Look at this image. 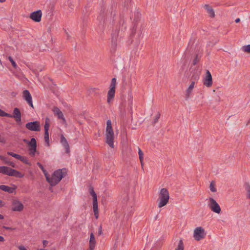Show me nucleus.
<instances>
[{"label":"nucleus","instance_id":"obj_1","mask_svg":"<svg viewBox=\"0 0 250 250\" xmlns=\"http://www.w3.org/2000/svg\"><path fill=\"white\" fill-rule=\"evenodd\" d=\"M65 169H59L55 170L51 177H50L48 174L45 178L46 181L51 186H54L61 181L62 178L65 176Z\"/></svg>","mask_w":250,"mask_h":250},{"label":"nucleus","instance_id":"obj_2","mask_svg":"<svg viewBox=\"0 0 250 250\" xmlns=\"http://www.w3.org/2000/svg\"><path fill=\"white\" fill-rule=\"evenodd\" d=\"M114 134L112 127L111 121L110 120L107 121L106 133H105V142L111 148H114Z\"/></svg>","mask_w":250,"mask_h":250},{"label":"nucleus","instance_id":"obj_3","mask_svg":"<svg viewBox=\"0 0 250 250\" xmlns=\"http://www.w3.org/2000/svg\"><path fill=\"white\" fill-rule=\"evenodd\" d=\"M169 199V192L166 188H162L159 192L158 199V206L161 208L166 206L168 202Z\"/></svg>","mask_w":250,"mask_h":250},{"label":"nucleus","instance_id":"obj_4","mask_svg":"<svg viewBox=\"0 0 250 250\" xmlns=\"http://www.w3.org/2000/svg\"><path fill=\"white\" fill-rule=\"evenodd\" d=\"M0 173L11 176H15L17 178H22L23 174L20 172L5 166L0 167Z\"/></svg>","mask_w":250,"mask_h":250},{"label":"nucleus","instance_id":"obj_5","mask_svg":"<svg viewBox=\"0 0 250 250\" xmlns=\"http://www.w3.org/2000/svg\"><path fill=\"white\" fill-rule=\"evenodd\" d=\"M23 141L29 146V154L32 157L35 156L37 152V142L36 139L32 138L30 141L24 139Z\"/></svg>","mask_w":250,"mask_h":250},{"label":"nucleus","instance_id":"obj_6","mask_svg":"<svg viewBox=\"0 0 250 250\" xmlns=\"http://www.w3.org/2000/svg\"><path fill=\"white\" fill-rule=\"evenodd\" d=\"M208 207L216 213L219 214L221 212V209L219 205L213 198L210 197L208 199Z\"/></svg>","mask_w":250,"mask_h":250},{"label":"nucleus","instance_id":"obj_7","mask_svg":"<svg viewBox=\"0 0 250 250\" xmlns=\"http://www.w3.org/2000/svg\"><path fill=\"white\" fill-rule=\"evenodd\" d=\"M89 193L93 197V208L94 212V215L96 218H98V208L97 196L92 187L89 189Z\"/></svg>","mask_w":250,"mask_h":250},{"label":"nucleus","instance_id":"obj_8","mask_svg":"<svg viewBox=\"0 0 250 250\" xmlns=\"http://www.w3.org/2000/svg\"><path fill=\"white\" fill-rule=\"evenodd\" d=\"M206 235L205 229L201 227H198L195 228L193 232V237L196 241H200Z\"/></svg>","mask_w":250,"mask_h":250},{"label":"nucleus","instance_id":"obj_9","mask_svg":"<svg viewBox=\"0 0 250 250\" xmlns=\"http://www.w3.org/2000/svg\"><path fill=\"white\" fill-rule=\"evenodd\" d=\"M25 127L31 131H38L40 130V125L38 121L27 123L25 125Z\"/></svg>","mask_w":250,"mask_h":250},{"label":"nucleus","instance_id":"obj_10","mask_svg":"<svg viewBox=\"0 0 250 250\" xmlns=\"http://www.w3.org/2000/svg\"><path fill=\"white\" fill-rule=\"evenodd\" d=\"M23 209V205L21 202L18 200H13L12 202V210L14 211H21Z\"/></svg>","mask_w":250,"mask_h":250},{"label":"nucleus","instance_id":"obj_11","mask_svg":"<svg viewBox=\"0 0 250 250\" xmlns=\"http://www.w3.org/2000/svg\"><path fill=\"white\" fill-rule=\"evenodd\" d=\"M42 12L39 10L32 12L30 15V18L35 22H40L41 21Z\"/></svg>","mask_w":250,"mask_h":250},{"label":"nucleus","instance_id":"obj_12","mask_svg":"<svg viewBox=\"0 0 250 250\" xmlns=\"http://www.w3.org/2000/svg\"><path fill=\"white\" fill-rule=\"evenodd\" d=\"M23 98L27 102V104L33 108L32 98L29 91L28 90H24L23 91Z\"/></svg>","mask_w":250,"mask_h":250},{"label":"nucleus","instance_id":"obj_13","mask_svg":"<svg viewBox=\"0 0 250 250\" xmlns=\"http://www.w3.org/2000/svg\"><path fill=\"white\" fill-rule=\"evenodd\" d=\"M204 84L208 87H210L212 84V76L208 70L207 71L206 77L204 79Z\"/></svg>","mask_w":250,"mask_h":250},{"label":"nucleus","instance_id":"obj_14","mask_svg":"<svg viewBox=\"0 0 250 250\" xmlns=\"http://www.w3.org/2000/svg\"><path fill=\"white\" fill-rule=\"evenodd\" d=\"M13 115H11V116H8L9 118H13L15 119L17 122H20L21 121V113L19 108L16 107L13 110Z\"/></svg>","mask_w":250,"mask_h":250},{"label":"nucleus","instance_id":"obj_15","mask_svg":"<svg viewBox=\"0 0 250 250\" xmlns=\"http://www.w3.org/2000/svg\"><path fill=\"white\" fill-rule=\"evenodd\" d=\"M52 111L55 115L57 116L59 119H62L64 122H65V119L64 118L63 114L59 108L54 107L52 109Z\"/></svg>","mask_w":250,"mask_h":250},{"label":"nucleus","instance_id":"obj_16","mask_svg":"<svg viewBox=\"0 0 250 250\" xmlns=\"http://www.w3.org/2000/svg\"><path fill=\"white\" fill-rule=\"evenodd\" d=\"M194 85H195V82H192L191 83H190V84L189 85V86H188V87L186 90V96H185V98L186 100L188 99L189 98L190 95L191 93V92L193 90V89L194 87Z\"/></svg>","mask_w":250,"mask_h":250},{"label":"nucleus","instance_id":"obj_17","mask_svg":"<svg viewBox=\"0 0 250 250\" xmlns=\"http://www.w3.org/2000/svg\"><path fill=\"white\" fill-rule=\"evenodd\" d=\"M61 143L66 149V153L69 152V146L68 143L63 135L61 136Z\"/></svg>","mask_w":250,"mask_h":250},{"label":"nucleus","instance_id":"obj_18","mask_svg":"<svg viewBox=\"0 0 250 250\" xmlns=\"http://www.w3.org/2000/svg\"><path fill=\"white\" fill-rule=\"evenodd\" d=\"M0 189L4 191L7 192L9 193H12L15 189V188L10 187L6 185H0Z\"/></svg>","mask_w":250,"mask_h":250},{"label":"nucleus","instance_id":"obj_19","mask_svg":"<svg viewBox=\"0 0 250 250\" xmlns=\"http://www.w3.org/2000/svg\"><path fill=\"white\" fill-rule=\"evenodd\" d=\"M115 90L109 89L107 93V101L108 103L110 102V101L112 100L115 96Z\"/></svg>","mask_w":250,"mask_h":250},{"label":"nucleus","instance_id":"obj_20","mask_svg":"<svg viewBox=\"0 0 250 250\" xmlns=\"http://www.w3.org/2000/svg\"><path fill=\"white\" fill-rule=\"evenodd\" d=\"M18 160H20L21 161L23 162V163L27 164L29 166H31V164L28 158L27 157L25 156H22L20 155Z\"/></svg>","mask_w":250,"mask_h":250},{"label":"nucleus","instance_id":"obj_21","mask_svg":"<svg viewBox=\"0 0 250 250\" xmlns=\"http://www.w3.org/2000/svg\"><path fill=\"white\" fill-rule=\"evenodd\" d=\"M205 6L210 17H214L215 14L213 10L208 5H206Z\"/></svg>","mask_w":250,"mask_h":250},{"label":"nucleus","instance_id":"obj_22","mask_svg":"<svg viewBox=\"0 0 250 250\" xmlns=\"http://www.w3.org/2000/svg\"><path fill=\"white\" fill-rule=\"evenodd\" d=\"M49 122L50 120L48 118L45 119V122L44 124V132H48L49 128Z\"/></svg>","mask_w":250,"mask_h":250},{"label":"nucleus","instance_id":"obj_23","mask_svg":"<svg viewBox=\"0 0 250 250\" xmlns=\"http://www.w3.org/2000/svg\"><path fill=\"white\" fill-rule=\"evenodd\" d=\"M184 244L183 241L180 240L177 246L175 248V250H184Z\"/></svg>","mask_w":250,"mask_h":250},{"label":"nucleus","instance_id":"obj_24","mask_svg":"<svg viewBox=\"0 0 250 250\" xmlns=\"http://www.w3.org/2000/svg\"><path fill=\"white\" fill-rule=\"evenodd\" d=\"M116 41H117V36H116V35L114 34H112V40H111L112 46V47H113L114 48L117 45Z\"/></svg>","mask_w":250,"mask_h":250},{"label":"nucleus","instance_id":"obj_25","mask_svg":"<svg viewBox=\"0 0 250 250\" xmlns=\"http://www.w3.org/2000/svg\"><path fill=\"white\" fill-rule=\"evenodd\" d=\"M245 188L247 193V197L250 199V185L248 183H246L245 184Z\"/></svg>","mask_w":250,"mask_h":250},{"label":"nucleus","instance_id":"obj_26","mask_svg":"<svg viewBox=\"0 0 250 250\" xmlns=\"http://www.w3.org/2000/svg\"><path fill=\"white\" fill-rule=\"evenodd\" d=\"M37 165L41 169V170L43 172V174H44L45 177H46V176L48 174V173H47V171L44 169V168L43 167V166L40 163H39V162H38L37 163Z\"/></svg>","mask_w":250,"mask_h":250},{"label":"nucleus","instance_id":"obj_27","mask_svg":"<svg viewBox=\"0 0 250 250\" xmlns=\"http://www.w3.org/2000/svg\"><path fill=\"white\" fill-rule=\"evenodd\" d=\"M116 83V79L114 78L112 79L111 83L110 85V89L115 90V85Z\"/></svg>","mask_w":250,"mask_h":250},{"label":"nucleus","instance_id":"obj_28","mask_svg":"<svg viewBox=\"0 0 250 250\" xmlns=\"http://www.w3.org/2000/svg\"><path fill=\"white\" fill-rule=\"evenodd\" d=\"M44 141L47 144V146H49V133L48 132H44Z\"/></svg>","mask_w":250,"mask_h":250},{"label":"nucleus","instance_id":"obj_29","mask_svg":"<svg viewBox=\"0 0 250 250\" xmlns=\"http://www.w3.org/2000/svg\"><path fill=\"white\" fill-rule=\"evenodd\" d=\"M209 189L211 191L213 192H215L216 191V188H215V185L214 182H211L209 185Z\"/></svg>","mask_w":250,"mask_h":250},{"label":"nucleus","instance_id":"obj_30","mask_svg":"<svg viewBox=\"0 0 250 250\" xmlns=\"http://www.w3.org/2000/svg\"><path fill=\"white\" fill-rule=\"evenodd\" d=\"M138 154L139 156V159L141 161L142 165H143V160L144 158V153L140 148H139Z\"/></svg>","mask_w":250,"mask_h":250},{"label":"nucleus","instance_id":"obj_31","mask_svg":"<svg viewBox=\"0 0 250 250\" xmlns=\"http://www.w3.org/2000/svg\"><path fill=\"white\" fill-rule=\"evenodd\" d=\"M8 60L11 62V63L12 66H13V67H14L15 68H16L18 67L16 63L13 60V58L9 56L8 57Z\"/></svg>","mask_w":250,"mask_h":250},{"label":"nucleus","instance_id":"obj_32","mask_svg":"<svg viewBox=\"0 0 250 250\" xmlns=\"http://www.w3.org/2000/svg\"><path fill=\"white\" fill-rule=\"evenodd\" d=\"M189 59V57L188 56H187L186 54H185L183 57V64L185 65L188 61Z\"/></svg>","mask_w":250,"mask_h":250},{"label":"nucleus","instance_id":"obj_33","mask_svg":"<svg viewBox=\"0 0 250 250\" xmlns=\"http://www.w3.org/2000/svg\"><path fill=\"white\" fill-rule=\"evenodd\" d=\"M0 116L8 117V116H11V114L7 113L4 111L0 109Z\"/></svg>","mask_w":250,"mask_h":250},{"label":"nucleus","instance_id":"obj_34","mask_svg":"<svg viewBox=\"0 0 250 250\" xmlns=\"http://www.w3.org/2000/svg\"><path fill=\"white\" fill-rule=\"evenodd\" d=\"M7 154L11 156L12 157H13L15 158L16 159H18L19 157L20 156L19 154H16V153H14V152H8Z\"/></svg>","mask_w":250,"mask_h":250},{"label":"nucleus","instance_id":"obj_35","mask_svg":"<svg viewBox=\"0 0 250 250\" xmlns=\"http://www.w3.org/2000/svg\"><path fill=\"white\" fill-rule=\"evenodd\" d=\"M243 50L246 52H250V44L243 46Z\"/></svg>","mask_w":250,"mask_h":250},{"label":"nucleus","instance_id":"obj_36","mask_svg":"<svg viewBox=\"0 0 250 250\" xmlns=\"http://www.w3.org/2000/svg\"><path fill=\"white\" fill-rule=\"evenodd\" d=\"M90 243H93V244H95V237L94 234L92 233H91L90 234Z\"/></svg>","mask_w":250,"mask_h":250},{"label":"nucleus","instance_id":"obj_37","mask_svg":"<svg viewBox=\"0 0 250 250\" xmlns=\"http://www.w3.org/2000/svg\"><path fill=\"white\" fill-rule=\"evenodd\" d=\"M200 58L198 57V55H196L193 61V64L195 65L199 61Z\"/></svg>","mask_w":250,"mask_h":250},{"label":"nucleus","instance_id":"obj_38","mask_svg":"<svg viewBox=\"0 0 250 250\" xmlns=\"http://www.w3.org/2000/svg\"><path fill=\"white\" fill-rule=\"evenodd\" d=\"M160 114L159 113H158L156 116L155 119L154 120V124H155L156 123H157L158 122L159 119L160 118Z\"/></svg>","mask_w":250,"mask_h":250},{"label":"nucleus","instance_id":"obj_39","mask_svg":"<svg viewBox=\"0 0 250 250\" xmlns=\"http://www.w3.org/2000/svg\"><path fill=\"white\" fill-rule=\"evenodd\" d=\"M18 249L19 250H27L23 246H19Z\"/></svg>","mask_w":250,"mask_h":250},{"label":"nucleus","instance_id":"obj_40","mask_svg":"<svg viewBox=\"0 0 250 250\" xmlns=\"http://www.w3.org/2000/svg\"><path fill=\"white\" fill-rule=\"evenodd\" d=\"M48 241L47 240H43L42 242L43 246L44 247H46L47 245L48 244Z\"/></svg>","mask_w":250,"mask_h":250},{"label":"nucleus","instance_id":"obj_41","mask_svg":"<svg viewBox=\"0 0 250 250\" xmlns=\"http://www.w3.org/2000/svg\"><path fill=\"white\" fill-rule=\"evenodd\" d=\"M159 248H160V245H159V246H157V247H156V246H155L151 248V250H159Z\"/></svg>","mask_w":250,"mask_h":250},{"label":"nucleus","instance_id":"obj_42","mask_svg":"<svg viewBox=\"0 0 250 250\" xmlns=\"http://www.w3.org/2000/svg\"><path fill=\"white\" fill-rule=\"evenodd\" d=\"M95 247V244L93 243H90V250H93Z\"/></svg>","mask_w":250,"mask_h":250},{"label":"nucleus","instance_id":"obj_43","mask_svg":"<svg viewBox=\"0 0 250 250\" xmlns=\"http://www.w3.org/2000/svg\"><path fill=\"white\" fill-rule=\"evenodd\" d=\"M4 241V238L2 236H0V242H3Z\"/></svg>","mask_w":250,"mask_h":250},{"label":"nucleus","instance_id":"obj_44","mask_svg":"<svg viewBox=\"0 0 250 250\" xmlns=\"http://www.w3.org/2000/svg\"><path fill=\"white\" fill-rule=\"evenodd\" d=\"M4 204L3 203V202L0 200V207H3Z\"/></svg>","mask_w":250,"mask_h":250},{"label":"nucleus","instance_id":"obj_45","mask_svg":"<svg viewBox=\"0 0 250 250\" xmlns=\"http://www.w3.org/2000/svg\"><path fill=\"white\" fill-rule=\"evenodd\" d=\"M99 234H102V227L101 226H100V227L99 228Z\"/></svg>","mask_w":250,"mask_h":250},{"label":"nucleus","instance_id":"obj_46","mask_svg":"<svg viewBox=\"0 0 250 250\" xmlns=\"http://www.w3.org/2000/svg\"><path fill=\"white\" fill-rule=\"evenodd\" d=\"M240 19L239 18H237L235 20V21L236 22V23H238L240 21Z\"/></svg>","mask_w":250,"mask_h":250},{"label":"nucleus","instance_id":"obj_47","mask_svg":"<svg viewBox=\"0 0 250 250\" xmlns=\"http://www.w3.org/2000/svg\"><path fill=\"white\" fill-rule=\"evenodd\" d=\"M0 159L5 160V158L0 155Z\"/></svg>","mask_w":250,"mask_h":250},{"label":"nucleus","instance_id":"obj_48","mask_svg":"<svg viewBox=\"0 0 250 250\" xmlns=\"http://www.w3.org/2000/svg\"><path fill=\"white\" fill-rule=\"evenodd\" d=\"M4 228L6 229H8V230H10V229H12L11 228H9V227H4Z\"/></svg>","mask_w":250,"mask_h":250},{"label":"nucleus","instance_id":"obj_49","mask_svg":"<svg viewBox=\"0 0 250 250\" xmlns=\"http://www.w3.org/2000/svg\"><path fill=\"white\" fill-rule=\"evenodd\" d=\"M3 218H4L3 216L2 215L0 214V220L3 219Z\"/></svg>","mask_w":250,"mask_h":250},{"label":"nucleus","instance_id":"obj_50","mask_svg":"<svg viewBox=\"0 0 250 250\" xmlns=\"http://www.w3.org/2000/svg\"><path fill=\"white\" fill-rule=\"evenodd\" d=\"M3 218H4L3 216L2 215L0 214V220L3 219Z\"/></svg>","mask_w":250,"mask_h":250},{"label":"nucleus","instance_id":"obj_51","mask_svg":"<svg viewBox=\"0 0 250 250\" xmlns=\"http://www.w3.org/2000/svg\"><path fill=\"white\" fill-rule=\"evenodd\" d=\"M5 1V0H0V2H4Z\"/></svg>","mask_w":250,"mask_h":250}]
</instances>
